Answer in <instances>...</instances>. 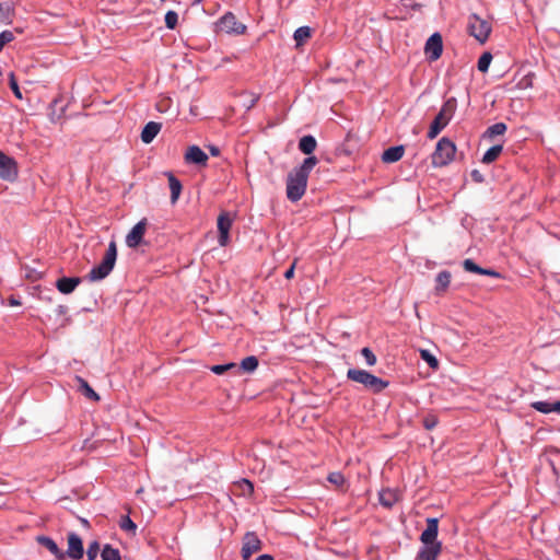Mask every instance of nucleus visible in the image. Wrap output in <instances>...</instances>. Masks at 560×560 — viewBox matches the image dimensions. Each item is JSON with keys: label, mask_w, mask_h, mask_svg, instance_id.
<instances>
[{"label": "nucleus", "mask_w": 560, "mask_h": 560, "mask_svg": "<svg viewBox=\"0 0 560 560\" xmlns=\"http://www.w3.org/2000/svg\"><path fill=\"white\" fill-rule=\"evenodd\" d=\"M318 163L316 156H307L303 163L294 167L287 177V198L292 201H299L305 194L308 176L315 165Z\"/></svg>", "instance_id": "nucleus-1"}, {"label": "nucleus", "mask_w": 560, "mask_h": 560, "mask_svg": "<svg viewBox=\"0 0 560 560\" xmlns=\"http://www.w3.org/2000/svg\"><path fill=\"white\" fill-rule=\"evenodd\" d=\"M237 487L241 489L244 495H250L254 492V486L247 479H242L241 481H238Z\"/></svg>", "instance_id": "nucleus-40"}, {"label": "nucleus", "mask_w": 560, "mask_h": 560, "mask_svg": "<svg viewBox=\"0 0 560 560\" xmlns=\"http://www.w3.org/2000/svg\"><path fill=\"white\" fill-rule=\"evenodd\" d=\"M492 60V55L490 52H483L477 63V68L480 72H487Z\"/></svg>", "instance_id": "nucleus-35"}, {"label": "nucleus", "mask_w": 560, "mask_h": 560, "mask_svg": "<svg viewBox=\"0 0 560 560\" xmlns=\"http://www.w3.org/2000/svg\"><path fill=\"white\" fill-rule=\"evenodd\" d=\"M380 503L385 508H392L398 501V494L395 490L384 489L378 494Z\"/></svg>", "instance_id": "nucleus-25"}, {"label": "nucleus", "mask_w": 560, "mask_h": 560, "mask_svg": "<svg viewBox=\"0 0 560 560\" xmlns=\"http://www.w3.org/2000/svg\"><path fill=\"white\" fill-rule=\"evenodd\" d=\"M9 84H10V89L12 90L13 94L15 95L16 98L19 100H22V93L20 91V88H19V84H18V81L14 77V73H10L9 75Z\"/></svg>", "instance_id": "nucleus-42"}, {"label": "nucleus", "mask_w": 560, "mask_h": 560, "mask_svg": "<svg viewBox=\"0 0 560 560\" xmlns=\"http://www.w3.org/2000/svg\"><path fill=\"white\" fill-rule=\"evenodd\" d=\"M530 407L541 413L557 412L560 413V400L559 401H534Z\"/></svg>", "instance_id": "nucleus-22"}, {"label": "nucleus", "mask_w": 560, "mask_h": 560, "mask_svg": "<svg viewBox=\"0 0 560 560\" xmlns=\"http://www.w3.org/2000/svg\"><path fill=\"white\" fill-rule=\"evenodd\" d=\"M102 560H121L120 552L117 548L106 544L101 551Z\"/></svg>", "instance_id": "nucleus-29"}, {"label": "nucleus", "mask_w": 560, "mask_h": 560, "mask_svg": "<svg viewBox=\"0 0 560 560\" xmlns=\"http://www.w3.org/2000/svg\"><path fill=\"white\" fill-rule=\"evenodd\" d=\"M491 23L481 19L477 14H471L468 18L469 34L475 37L479 43L483 44L489 38L491 33Z\"/></svg>", "instance_id": "nucleus-6"}, {"label": "nucleus", "mask_w": 560, "mask_h": 560, "mask_svg": "<svg viewBox=\"0 0 560 560\" xmlns=\"http://www.w3.org/2000/svg\"><path fill=\"white\" fill-rule=\"evenodd\" d=\"M455 143L446 137L441 138L435 151L432 154V164L436 167H442L451 163L455 156Z\"/></svg>", "instance_id": "nucleus-5"}, {"label": "nucleus", "mask_w": 560, "mask_h": 560, "mask_svg": "<svg viewBox=\"0 0 560 560\" xmlns=\"http://www.w3.org/2000/svg\"><path fill=\"white\" fill-rule=\"evenodd\" d=\"M463 267L468 272H474L482 276H489L493 278H500V272L493 270V269H486L480 266H478L472 259H465L463 262Z\"/></svg>", "instance_id": "nucleus-18"}, {"label": "nucleus", "mask_w": 560, "mask_h": 560, "mask_svg": "<svg viewBox=\"0 0 560 560\" xmlns=\"http://www.w3.org/2000/svg\"><path fill=\"white\" fill-rule=\"evenodd\" d=\"M471 177L477 183H481L483 180V177H482L481 173L479 171H477V170H474L471 172Z\"/></svg>", "instance_id": "nucleus-46"}, {"label": "nucleus", "mask_w": 560, "mask_h": 560, "mask_svg": "<svg viewBox=\"0 0 560 560\" xmlns=\"http://www.w3.org/2000/svg\"><path fill=\"white\" fill-rule=\"evenodd\" d=\"M442 551V542L422 544L416 560H436Z\"/></svg>", "instance_id": "nucleus-16"}, {"label": "nucleus", "mask_w": 560, "mask_h": 560, "mask_svg": "<svg viewBox=\"0 0 560 560\" xmlns=\"http://www.w3.org/2000/svg\"><path fill=\"white\" fill-rule=\"evenodd\" d=\"M233 219L228 212H222L218 218V231H219V238L218 242L220 246H226L230 241V230L232 226Z\"/></svg>", "instance_id": "nucleus-10"}, {"label": "nucleus", "mask_w": 560, "mask_h": 560, "mask_svg": "<svg viewBox=\"0 0 560 560\" xmlns=\"http://www.w3.org/2000/svg\"><path fill=\"white\" fill-rule=\"evenodd\" d=\"M116 259H117V246H116V242L115 241H112L109 244H108V247L106 249V253L101 261L100 265L93 267L89 275H88V278L91 280V281H100V280H103L104 278H106L110 272L112 270L114 269V266H115V262H116Z\"/></svg>", "instance_id": "nucleus-3"}, {"label": "nucleus", "mask_w": 560, "mask_h": 560, "mask_svg": "<svg viewBox=\"0 0 560 560\" xmlns=\"http://www.w3.org/2000/svg\"><path fill=\"white\" fill-rule=\"evenodd\" d=\"M75 381L78 382L79 389L85 397L95 401L100 400L98 394L94 392V389L89 385V383L84 378L77 376Z\"/></svg>", "instance_id": "nucleus-27"}, {"label": "nucleus", "mask_w": 560, "mask_h": 560, "mask_svg": "<svg viewBox=\"0 0 560 560\" xmlns=\"http://www.w3.org/2000/svg\"><path fill=\"white\" fill-rule=\"evenodd\" d=\"M256 560H275L272 556L270 555H260Z\"/></svg>", "instance_id": "nucleus-48"}, {"label": "nucleus", "mask_w": 560, "mask_h": 560, "mask_svg": "<svg viewBox=\"0 0 560 560\" xmlns=\"http://www.w3.org/2000/svg\"><path fill=\"white\" fill-rule=\"evenodd\" d=\"M235 369H237V365L235 363L217 364L210 368L211 372H213L217 375H222L224 372Z\"/></svg>", "instance_id": "nucleus-37"}, {"label": "nucleus", "mask_w": 560, "mask_h": 560, "mask_svg": "<svg viewBox=\"0 0 560 560\" xmlns=\"http://www.w3.org/2000/svg\"><path fill=\"white\" fill-rule=\"evenodd\" d=\"M82 524H83V525H85V526H88V525H89V522H88L86 520H84V518H83V520H82Z\"/></svg>", "instance_id": "nucleus-51"}, {"label": "nucleus", "mask_w": 560, "mask_h": 560, "mask_svg": "<svg viewBox=\"0 0 560 560\" xmlns=\"http://www.w3.org/2000/svg\"><path fill=\"white\" fill-rule=\"evenodd\" d=\"M327 480L340 489L346 485V478L340 471L330 472L327 477Z\"/></svg>", "instance_id": "nucleus-34"}, {"label": "nucleus", "mask_w": 560, "mask_h": 560, "mask_svg": "<svg viewBox=\"0 0 560 560\" xmlns=\"http://www.w3.org/2000/svg\"><path fill=\"white\" fill-rule=\"evenodd\" d=\"M347 377L350 381L362 384L366 389L377 394L388 386V382L377 377L365 370L349 369Z\"/></svg>", "instance_id": "nucleus-4"}, {"label": "nucleus", "mask_w": 560, "mask_h": 560, "mask_svg": "<svg viewBox=\"0 0 560 560\" xmlns=\"http://www.w3.org/2000/svg\"><path fill=\"white\" fill-rule=\"evenodd\" d=\"M423 427L427 430H432L438 424V417L435 415L429 413L423 418Z\"/></svg>", "instance_id": "nucleus-43"}, {"label": "nucleus", "mask_w": 560, "mask_h": 560, "mask_svg": "<svg viewBox=\"0 0 560 560\" xmlns=\"http://www.w3.org/2000/svg\"><path fill=\"white\" fill-rule=\"evenodd\" d=\"M167 179L171 190V201L172 203H175L178 200L182 192V183L172 173L167 174Z\"/></svg>", "instance_id": "nucleus-26"}, {"label": "nucleus", "mask_w": 560, "mask_h": 560, "mask_svg": "<svg viewBox=\"0 0 560 560\" xmlns=\"http://www.w3.org/2000/svg\"><path fill=\"white\" fill-rule=\"evenodd\" d=\"M293 37L296 46H301L311 37V28L308 26H301L294 32Z\"/></svg>", "instance_id": "nucleus-31"}, {"label": "nucleus", "mask_w": 560, "mask_h": 560, "mask_svg": "<svg viewBox=\"0 0 560 560\" xmlns=\"http://www.w3.org/2000/svg\"><path fill=\"white\" fill-rule=\"evenodd\" d=\"M37 542L48 549L58 560H65L66 553L58 547V545L47 536H38Z\"/></svg>", "instance_id": "nucleus-19"}, {"label": "nucleus", "mask_w": 560, "mask_h": 560, "mask_svg": "<svg viewBox=\"0 0 560 560\" xmlns=\"http://www.w3.org/2000/svg\"><path fill=\"white\" fill-rule=\"evenodd\" d=\"M178 22V15L175 11H167L165 14V25L170 30H174Z\"/></svg>", "instance_id": "nucleus-38"}, {"label": "nucleus", "mask_w": 560, "mask_h": 560, "mask_svg": "<svg viewBox=\"0 0 560 560\" xmlns=\"http://www.w3.org/2000/svg\"><path fill=\"white\" fill-rule=\"evenodd\" d=\"M502 150H503V147L501 144H495V145L491 147L490 149H488L485 152V154L481 159V162L485 164H490V163L494 162L501 154Z\"/></svg>", "instance_id": "nucleus-28"}, {"label": "nucleus", "mask_w": 560, "mask_h": 560, "mask_svg": "<svg viewBox=\"0 0 560 560\" xmlns=\"http://www.w3.org/2000/svg\"><path fill=\"white\" fill-rule=\"evenodd\" d=\"M4 15H5L4 7L2 3H0V16H4Z\"/></svg>", "instance_id": "nucleus-49"}, {"label": "nucleus", "mask_w": 560, "mask_h": 560, "mask_svg": "<svg viewBox=\"0 0 560 560\" xmlns=\"http://www.w3.org/2000/svg\"><path fill=\"white\" fill-rule=\"evenodd\" d=\"M80 282L81 279L79 277H62L57 280L56 287L62 294H70L75 290Z\"/></svg>", "instance_id": "nucleus-17"}, {"label": "nucleus", "mask_w": 560, "mask_h": 560, "mask_svg": "<svg viewBox=\"0 0 560 560\" xmlns=\"http://www.w3.org/2000/svg\"><path fill=\"white\" fill-rule=\"evenodd\" d=\"M439 534V520L436 517L427 518V527L420 535L422 544L440 542L438 540Z\"/></svg>", "instance_id": "nucleus-14"}, {"label": "nucleus", "mask_w": 560, "mask_h": 560, "mask_svg": "<svg viewBox=\"0 0 560 560\" xmlns=\"http://www.w3.org/2000/svg\"><path fill=\"white\" fill-rule=\"evenodd\" d=\"M218 27L228 34H244L246 26L240 23L232 12L225 13L218 22Z\"/></svg>", "instance_id": "nucleus-7"}, {"label": "nucleus", "mask_w": 560, "mask_h": 560, "mask_svg": "<svg viewBox=\"0 0 560 560\" xmlns=\"http://www.w3.org/2000/svg\"><path fill=\"white\" fill-rule=\"evenodd\" d=\"M258 366V359L255 355H249L241 361L240 368L245 372H254Z\"/></svg>", "instance_id": "nucleus-32"}, {"label": "nucleus", "mask_w": 560, "mask_h": 560, "mask_svg": "<svg viewBox=\"0 0 560 560\" xmlns=\"http://www.w3.org/2000/svg\"><path fill=\"white\" fill-rule=\"evenodd\" d=\"M405 149L402 145L390 147L382 154V161L385 163H394L404 156Z\"/></svg>", "instance_id": "nucleus-23"}, {"label": "nucleus", "mask_w": 560, "mask_h": 560, "mask_svg": "<svg viewBox=\"0 0 560 560\" xmlns=\"http://www.w3.org/2000/svg\"><path fill=\"white\" fill-rule=\"evenodd\" d=\"M119 527L125 532L131 533L132 535H135L137 530V525L128 515L121 516L119 521Z\"/></svg>", "instance_id": "nucleus-33"}, {"label": "nucleus", "mask_w": 560, "mask_h": 560, "mask_svg": "<svg viewBox=\"0 0 560 560\" xmlns=\"http://www.w3.org/2000/svg\"><path fill=\"white\" fill-rule=\"evenodd\" d=\"M98 552H100V544L96 540L90 542L88 546V550H86L88 560H95Z\"/></svg>", "instance_id": "nucleus-39"}, {"label": "nucleus", "mask_w": 560, "mask_h": 560, "mask_svg": "<svg viewBox=\"0 0 560 560\" xmlns=\"http://www.w3.org/2000/svg\"><path fill=\"white\" fill-rule=\"evenodd\" d=\"M184 159L187 164L198 166H206L208 162V155L198 145L188 147Z\"/></svg>", "instance_id": "nucleus-15"}, {"label": "nucleus", "mask_w": 560, "mask_h": 560, "mask_svg": "<svg viewBox=\"0 0 560 560\" xmlns=\"http://www.w3.org/2000/svg\"><path fill=\"white\" fill-rule=\"evenodd\" d=\"M424 51L430 60L439 59L443 51L442 36L439 33L432 34L425 43Z\"/></svg>", "instance_id": "nucleus-13"}, {"label": "nucleus", "mask_w": 560, "mask_h": 560, "mask_svg": "<svg viewBox=\"0 0 560 560\" xmlns=\"http://www.w3.org/2000/svg\"><path fill=\"white\" fill-rule=\"evenodd\" d=\"M209 151L210 153L213 155V156H218L220 154V150L218 147L215 145H210L209 147Z\"/></svg>", "instance_id": "nucleus-47"}, {"label": "nucleus", "mask_w": 560, "mask_h": 560, "mask_svg": "<svg viewBox=\"0 0 560 560\" xmlns=\"http://www.w3.org/2000/svg\"><path fill=\"white\" fill-rule=\"evenodd\" d=\"M148 221L147 219L140 220L127 234L126 244L130 248L138 247L143 240L144 233L147 231Z\"/></svg>", "instance_id": "nucleus-11"}, {"label": "nucleus", "mask_w": 560, "mask_h": 560, "mask_svg": "<svg viewBox=\"0 0 560 560\" xmlns=\"http://www.w3.org/2000/svg\"><path fill=\"white\" fill-rule=\"evenodd\" d=\"M506 129L508 127L504 122H497L486 130L485 137L492 139L497 136H502L505 133Z\"/></svg>", "instance_id": "nucleus-30"}, {"label": "nucleus", "mask_w": 560, "mask_h": 560, "mask_svg": "<svg viewBox=\"0 0 560 560\" xmlns=\"http://www.w3.org/2000/svg\"><path fill=\"white\" fill-rule=\"evenodd\" d=\"M18 177V165L14 159L0 151V178L13 182Z\"/></svg>", "instance_id": "nucleus-8"}, {"label": "nucleus", "mask_w": 560, "mask_h": 560, "mask_svg": "<svg viewBox=\"0 0 560 560\" xmlns=\"http://www.w3.org/2000/svg\"><path fill=\"white\" fill-rule=\"evenodd\" d=\"M14 39V35L11 31H3L0 33V51L3 49L4 45L11 43Z\"/></svg>", "instance_id": "nucleus-44"}, {"label": "nucleus", "mask_w": 560, "mask_h": 560, "mask_svg": "<svg viewBox=\"0 0 560 560\" xmlns=\"http://www.w3.org/2000/svg\"><path fill=\"white\" fill-rule=\"evenodd\" d=\"M261 549V541L258 536L248 532L245 534L242 546V559L249 560L253 553L259 551Z\"/></svg>", "instance_id": "nucleus-9"}, {"label": "nucleus", "mask_w": 560, "mask_h": 560, "mask_svg": "<svg viewBox=\"0 0 560 560\" xmlns=\"http://www.w3.org/2000/svg\"><path fill=\"white\" fill-rule=\"evenodd\" d=\"M162 128L160 122L149 121L141 132V140L143 143L149 144L153 141V139L158 136Z\"/></svg>", "instance_id": "nucleus-20"}, {"label": "nucleus", "mask_w": 560, "mask_h": 560, "mask_svg": "<svg viewBox=\"0 0 560 560\" xmlns=\"http://www.w3.org/2000/svg\"><path fill=\"white\" fill-rule=\"evenodd\" d=\"M295 261L291 265V267L284 272L285 279H292L294 277Z\"/></svg>", "instance_id": "nucleus-45"}, {"label": "nucleus", "mask_w": 560, "mask_h": 560, "mask_svg": "<svg viewBox=\"0 0 560 560\" xmlns=\"http://www.w3.org/2000/svg\"><path fill=\"white\" fill-rule=\"evenodd\" d=\"M451 272L447 271V270H443L441 272L438 273L436 278H435V294L438 295H442L446 290L447 288L450 287V283H451Z\"/></svg>", "instance_id": "nucleus-21"}, {"label": "nucleus", "mask_w": 560, "mask_h": 560, "mask_svg": "<svg viewBox=\"0 0 560 560\" xmlns=\"http://www.w3.org/2000/svg\"><path fill=\"white\" fill-rule=\"evenodd\" d=\"M316 147H317V141L311 135L303 136L299 141V150L302 153L310 155V156H312L311 154L315 151Z\"/></svg>", "instance_id": "nucleus-24"}, {"label": "nucleus", "mask_w": 560, "mask_h": 560, "mask_svg": "<svg viewBox=\"0 0 560 560\" xmlns=\"http://www.w3.org/2000/svg\"><path fill=\"white\" fill-rule=\"evenodd\" d=\"M420 355L421 359L425 361L430 368L436 369L439 366L438 359L429 350H421Z\"/></svg>", "instance_id": "nucleus-36"}, {"label": "nucleus", "mask_w": 560, "mask_h": 560, "mask_svg": "<svg viewBox=\"0 0 560 560\" xmlns=\"http://www.w3.org/2000/svg\"><path fill=\"white\" fill-rule=\"evenodd\" d=\"M361 354L364 357L366 364L369 366H373L376 364V357L370 348H368V347L363 348L361 350Z\"/></svg>", "instance_id": "nucleus-41"}, {"label": "nucleus", "mask_w": 560, "mask_h": 560, "mask_svg": "<svg viewBox=\"0 0 560 560\" xmlns=\"http://www.w3.org/2000/svg\"><path fill=\"white\" fill-rule=\"evenodd\" d=\"M66 557L80 560L83 558L84 548L81 537L75 533L68 534V549L65 552Z\"/></svg>", "instance_id": "nucleus-12"}, {"label": "nucleus", "mask_w": 560, "mask_h": 560, "mask_svg": "<svg viewBox=\"0 0 560 560\" xmlns=\"http://www.w3.org/2000/svg\"><path fill=\"white\" fill-rule=\"evenodd\" d=\"M457 107L455 97H450L444 102L440 112L433 119L428 131V138L434 139L448 125Z\"/></svg>", "instance_id": "nucleus-2"}, {"label": "nucleus", "mask_w": 560, "mask_h": 560, "mask_svg": "<svg viewBox=\"0 0 560 560\" xmlns=\"http://www.w3.org/2000/svg\"><path fill=\"white\" fill-rule=\"evenodd\" d=\"M10 304L11 305H20L21 303H20V301L15 300V299H11Z\"/></svg>", "instance_id": "nucleus-50"}]
</instances>
